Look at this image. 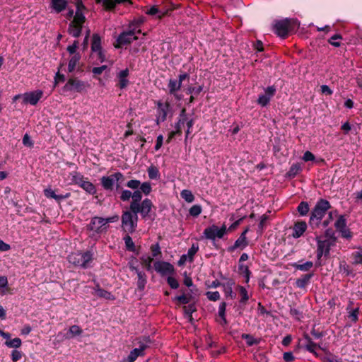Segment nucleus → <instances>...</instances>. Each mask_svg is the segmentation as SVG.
Listing matches in <instances>:
<instances>
[{
  "instance_id": "21",
  "label": "nucleus",
  "mask_w": 362,
  "mask_h": 362,
  "mask_svg": "<svg viewBox=\"0 0 362 362\" xmlns=\"http://www.w3.org/2000/svg\"><path fill=\"white\" fill-rule=\"evenodd\" d=\"M129 75V71L127 68H126L124 70H122L119 71L117 77L118 78V83L117 84V86L120 89H124L129 84V80L127 79V77Z\"/></svg>"
},
{
  "instance_id": "30",
  "label": "nucleus",
  "mask_w": 362,
  "mask_h": 362,
  "mask_svg": "<svg viewBox=\"0 0 362 362\" xmlns=\"http://www.w3.org/2000/svg\"><path fill=\"white\" fill-rule=\"evenodd\" d=\"M296 210L300 216H305L311 211L308 202L305 201H302L298 204Z\"/></svg>"
},
{
  "instance_id": "17",
  "label": "nucleus",
  "mask_w": 362,
  "mask_h": 362,
  "mask_svg": "<svg viewBox=\"0 0 362 362\" xmlns=\"http://www.w3.org/2000/svg\"><path fill=\"white\" fill-rule=\"evenodd\" d=\"M97 4L101 3L105 11H113L117 4H132V0H95Z\"/></svg>"
},
{
  "instance_id": "49",
  "label": "nucleus",
  "mask_w": 362,
  "mask_h": 362,
  "mask_svg": "<svg viewBox=\"0 0 362 362\" xmlns=\"http://www.w3.org/2000/svg\"><path fill=\"white\" fill-rule=\"evenodd\" d=\"M148 175L151 180H157L160 177V173L157 167L151 165L147 169Z\"/></svg>"
},
{
  "instance_id": "27",
  "label": "nucleus",
  "mask_w": 362,
  "mask_h": 362,
  "mask_svg": "<svg viewBox=\"0 0 362 362\" xmlns=\"http://www.w3.org/2000/svg\"><path fill=\"white\" fill-rule=\"evenodd\" d=\"M132 200L129 206L130 210L133 209L136 206L139 205V204H141V201L142 199V192L139 189L135 190L132 193Z\"/></svg>"
},
{
  "instance_id": "28",
  "label": "nucleus",
  "mask_w": 362,
  "mask_h": 362,
  "mask_svg": "<svg viewBox=\"0 0 362 362\" xmlns=\"http://www.w3.org/2000/svg\"><path fill=\"white\" fill-rule=\"evenodd\" d=\"M52 8L57 12L63 11L67 6L66 0H51Z\"/></svg>"
},
{
  "instance_id": "45",
  "label": "nucleus",
  "mask_w": 362,
  "mask_h": 362,
  "mask_svg": "<svg viewBox=\"0 0 362 362\" xmlns=\"http://www.w3.org/2000/svg\"><path fill=\"white\" fill-rule=\"evenodd\" d=\"M141 264L146 270L151 271L152 269L151 263L153 261V257L148 255H143L140 257Z\"/></svg>"
},
{
  "instance_id": "47",
  "label": "nucleus",
  "mask_w": 362,
  "mask_h": 362,
  "mask_svg": "<svg viewBox=\"0 0 362 362\" xmlns=\"http://www.w3.org/2000/svg\"><path fill=\"white\" fill-rule=\"evenodd\" d=\"M334 226L338 231L346 228V219L344 215H340L334 223Z\"/></svg>"
},
{
  "instance_id": "64",
  "label": "nucleus",
  "mask_w": 362,
  "mask_h": 362,
  "mask_svg": "<svg viewBox=\"0 0 362 362\" xmlns=\"http://www.w3.org/2000/svg\"><path fill=\"white\" fill-rule=\"evenodd\" d=\"M322 362H342V359L336 356L330 354L329 356H323L321 358Z\"/></svg>"
},
{
  "instance_id": "22",
  "label": "nucleus",
  "mask_w": 362,
  "mask_h": 362,
  "mask_svg": "<svg viewBox=\"0 0 362 362\" xmlns=\"http://www.w3.org/2000/svg\"><path fill=\"white\" fill-rule=\"evenodd\" d=\"M314 273H308L301 276V277L297 279L295 282V286L299 288H305L306 286L310 281V279L313 277Z\"/></svg>"
},
{
  "instance_id": "37",
  "label": "nucleus",
  "mask_w": 362,
  "mask_h": 362,
  "mask_svg": "<svg viewBox=\"0 0 362 362\" xmlns=\"http://www.w3.org/2000/svg\"><path fill=\"white\" fill-rule=\"evenodd\" d=\"M83 329L78 325H72L69 327L68 332L66 334V339H71L82 334Z\"/></svg>"
},
{
  "instance_id": "9",
  "label": "nucleus",
  "mask_w": 362,
  "mask_h": 362,
  "mask_svg": "<svg viewBox=\"0 0 362 362\" xmlns=\"http://www.w3.org/2000/svg\"><path fill=\"white\" fill-rule=\"evenodd\" d=\"M276 93V88L275 86H270L264 88V93L259 94L257 100V103L261 107L267 106L272 98Z\"/></svg>"
},
{
  "instance_id": "15",
  "label": "nucleus",
  "mask_w": 362,
  "mask_h": 362,
  "mask_svg": "<svg viewBox=\"0 0 362 362\" xmlns=\"http://www.w3.org/2000/svg\"><path fill=\"white\" fill-rule=\"evenodd\" d=\"M43 96V91L37 90L34 91L27 92L23 95V103L35 105Z\"/></svg>"
},
{
  "instance_id": "48",
  "label": "nucleus",
  "mask_w": 362,
  "mask_h": 362,
  "mask_svg": "<svg viewBox=\"0 0 362 362\" xmlns=\"http://www.w3.org/2000/svg\"><path fill=\"white\" fill-rule=\"evenodd\" d=\"M327 216L324 218L323 221H322V223H320V229H324L329 226V225L331 223V222L334 219V211H327Z\"/></svg>"
},
{
  "instance_id": "52",
  "label": "nucleus",
  "mask_w": 362,
  "mask_h": 362,
  "mask_svg": "<svg viewBox=\"0 0 362 362\" xmlns=\"http://www.w3.org/2000/svg\"><path fill=\"white\" fill-rule=\"evenodd\" d=\"M5 344L9 347V348H19L21 344L22 341L21 339L18 337H16L13 339H8L5 341Z\"/></svg>"
},
{
  "instance_id": "41",
  "label": "nucleus",
  "mask_w": 362,
  "mask_h": 362,
  "mask_svg": "<svg viewBox=\"0 0 362 362\" xmlns=\"http://www.w3.org/2000/svg\"><path fill=\"white\" fill-rule=\"evenodd\" d=\"M353 304L352 302H350L349 305H351ZM350 305H349L347 308H346V310L348 311V313H349V318L351 319V320L353 322H356L358 320V314H359V312H360V310H359V308H354V309H350Z\"/></svg>"
},
{
  "instance_id": "6",
  "label": "nucleus",
  "mask_w": 362,
  "mask_h": 362,
  "mask_svg": "<svg viewBox=\"0 0 362 362\" xmlns=\"http://www.w3.org/2000/svg\"><path fill=\"white\" fill-rule=\"evenodd\" d=\"M108 227L109 226H106L105 223L104 218L94 216L87 225V230L93 232L94 234H101L106 232Z\"/></svg>"
},
{
  "instance_id": "16",
  "label": "nucleus",
  "mask_w": 362,
  "mask_h": 362,
  "mask_svg": "<svg viewBox=\"0 0 362 362\" xmlns=\"http://www.w3.org/2000/svg\"><path fill=\"white\" fill-rule=\"evenodd\" d=\"M59 189H52L50 187L46 188L44 189V195L48 199H54L58 204H60L61 202L64 199H68L70 197L71 194L67 192L64 194H57L56 192H58Z\"/></svg>"
},
{
  "instance_id": "50",
  "label": "nucleus",
  "mask_w": 362,
  "mask_h": 362,
  "mask_svg": "<svg viewBox=\"0 0 362 362\" xmlns=\"http://www.w3.org/2000/svg\"><path fill=\"white\" fill-rule=\"evenodd\" d=\"M181 197L187 202L191 203L194 200V196L189 189H183L180 192Z\"/></svg>"
},
{
  "instance_id": "20",
  "label": "nucleus",
  "mask_w": 362,
  "mask_h": 362,
  "mask_svg": "<svg viewBox=\"0 0 362 362\" xmlns=\"http://www.w3.org/2000/svg\"><path fill=\"white\" fill-rule=\"evenodd\" d=\"M249 244L247 238L246 236L240 235L239 238L235 241L234 244L227 248L228 252H233L238 248L240 250H243Z\"/></svg>"
},
{
  "instance_id": "25",
  "label": "nucleus",
  "mask_w": 362,
  "mask_h": 362,
  "mask_svg": "<svg viewBox=\"0 0 362 362\" xmlns=\"http://www.w3.org/2000/svg\"><path fill=\"white\" fill-rule=\"evenodd\" d=\"M187 121V112L186 109L184 107L181 110L177 122L175 124V129L178 132L182 131V127L184 125L185 122Z\"/></svg>"
},
{
  "instance_id": "56",
  "label": "nucleus",
  "mask_w": 362,
  "mask_h": 362,
  "mask_svg": "<svg viewBox=\"0 0 362 362\" xmlns=\"http://www.w3.org/2000/svg\"><path fill=\"white\" fill-rule=\"evenodd\" d=\"M86 18L83 13V11H76L74 19L71 21L74 23H83L86 22Z\"/></svg>"
},
{
  "instance_id": "11",
  "label": "nucleus",
  "mask_w": 362,
  "mask_h": 362,
  "mask_svg": "<svg viewBox=\"0 0 362 362\" xmlns=\"http://www.w3.org/2000/svg\"><path fill=\"white\" fill-rule=\"evenodd\" d=\"M290 25V21L287 18L277 21L274 25L273 30L278 36L285 38L288 35Z\"/></svg>"
},
{
  "instance_id": "63",
  "label": "nucleus",
  "mask_w": 362,
  "mask_h": 362,
  "mask_svg": "<svg viewBox=\"0 0 362 362\" xmlns=\"http://www.w3.org/2000/svg\"><path fill=\"white\" fill-rule=\"evenodd\" d=\"M325 236L329 240H332L333 242H335L337 240V238L335 236V232L334 230L331 228H325Z\"/></svg>"
},
{
  "instance_id": "33",
  "label": "nucleus",
  "mask_w": 362,
  "mask_h": 362,
  "mask_svg": "<svg viewBox=\"0 0 362 362\" xmlns=\"http://www.w3.org/2000/svg\"><path fill=\"white\" fill-rule=\"evenodd\" d=\"M71 176V183L81 186V183H83L88 177H84L83 175L77 171H74L70 173Z\"/></svg>"
},
{
  "instance_id": "43",
  "label": "nucleus",
  "mask_w": 362,
  "mask_h": 362,
  "mask_svg": "<svg viewBox=\"0 0 362 362\" xmlns=\"http://www.w3.org/2000/svg\"><path fill=\"white\" fill-rule=\"evenodd\" d=\"M11 288L8 286V279L6 276H0V291L2 295L10 293Z\"/></svg>"
},
{
  "instance_id": "59",
  "label": "nucleus",
  "mask_w": 362,
  "mask_h": 362,
  "mask_svg": "<svg viewBox=\"0 0 362 362\" xmlns=\"http://www.w3.org/2000/svg\"><path fill=\"white\" fill-rule=\"evenodd\" d=\"M203 90V86H199L197 87L189 86L186 89L187 94L194 95L196 96L199 95L200 93Z\"/></svg>"
},
{
  "instance_id": "51",
  "label": "nucleus",
  "mask_w": 362,
  "mask_h": 362,
  "mask_svg": "<svg viewBox=\"0 0 362 362\" xmlns=\"http://www.w3.org/2000/svg\"><path fill=\"white\" fill-rule=\"evenodd\" d=\"M95 296L100 298H104L105 300H115V296L110 292L103 288L99 290L98 293H97Z\"/></svg>"
},
{
  "instance_id": "5",
  "label": "nucleus",
  "mask_w": 362,
  "mask_h": 362,
  "mask_svg": "<svg viewBox=\"0 0 362 362\" xmlns=\"http://www.w3.org/2000/svg\"><path fill=\"white\" fill-rule=\"evenodd\" d=\"M137 39L138 37L135 35L134 30L123 31L118 35L114 46L117 49L122 48L123 46L129 45Z\"/></svg>"
},
{
  "instance_id": "61",
  "label": "nucleus",
  "mask_w": 362,
  "mask_h": 362,
  "mask_svg": "<svg viewBox=\"0 0 362 362\" xmlns=\"http://www.w3.org/2000/svg\"><path fill=\"white\" fill-rule=\"evenodd\" d=\"M150 249L152 253L151 257H158L159 255H161V250L159 243H157L156 244L151 245Z\"/></svg>"
},
{
  "instance_id": "44",
  "label": "nucleus",
  "mask_w": 362,
  "mask_h": 362,
  "mask_svg": "<svg viewBox=\"0 0 362 362\" xmlns=\"http://www.w3.org/2000/svg\"><path fill=\"white\" fill-rule=\"evenodd\" d=\"M168 11L161 12L160 11H159L157 6H153L146 11V13L149 16H154L157 13L159 14L158 18L160 19L163 18L165 16L168 15Z\"/></svg>"
},
{
  "instance_id": "42",
  "label": "nucleus",
  "mask_w": 362,
  "mask_h": 362,
  "mask_svg": "<svg viewBox=\"0 0 362 362\" xmlns=\"http://www.w3.org/2000/svg\"><path fill=\"white\" fill-rule=\"evenodd\" d=\"M237 290L238 291V292L241 296L240 303L243 305H245L250 298L247 291L246 290V288L244 286H240V285H238L237 286Z\"/></svg>"
},
{
  "instance_id": "39",
  "label": "nucleus",
  "mask_w": 362,
  "mask_h": 362,
  "mask_svg": "<svg viewBox=\"0 0 362 362\" xmlns=\"http://www.w3.org/2000/svg\"><path fill=\"white\" fill-rule=\"evenodd\" d=\"M81 55L79 53L75 54L71 57L68 64V71L71 73L74 71L76 65L79 63Z\"/></svg>"
},
{
  "instance_id": "14",
  "label": "nucleus",
  "mask_w": 362,
  "mask_h": 362,
  "mask_svg": "<svg viewBox=\"0 0 362 362\" xmlns=\"http://www.w3.org/2000/svg\"><path fill=\"white\" fill-rule=\"evenodd\" d=\"M121 220L122 227L124 231L128 233H133L136 230L134 221H132V216L131 212L129 211H123Z\"/></svg>"
},
{
  "instance_id": "3",
  "label": "nucleus",
  "mask_w": 362,
  "mask_h": 362,
  "mask_svg": "<svg viewBox=\"0 0 362 362\" xmlns=\"http://www.w3.org/2000/svg\"><path fill=\"white\" fill-rule=\"evenodd\" d=\"M227 233V228L225 224H223L221 228L216 225L213 224L204 230V237L212 241H215L216 238L222 239Z\"/></svg>"
},
{
  "instance_id": "12",
  "label": "nucleus",
  "mask_w": 362,
  "mask_h": 362,
  "mask_svg": "<svg viewBox=\"0 0 362 362\" xmlns=\"http://www.w3.org/2000/svg\"><path fill=\"white\" fill-rule=\"evenodd\" d=\"M155 270L162 276L165 275H173L175 273L174 266L170 262L165 261H156L154 263Z\"/></svg>"
},
{
  "instance_id": "8",
  "label": "nucleus",
  "mask_w": 362,
  "mask_h": 362,
  "mask_svg": "<svg viewBox=\"0 0 362 362\" xmlns=\"http://www.w3.org/2000/svg\"><path fill=\"white\" fill-rule=\"evenodd\" d=\"M86 88V83L76 78H69L63 87L64 92L81 93Z\"/></svg>"
},
{
  "instance_id": "1",
  "label": "nucleus",
  "mask_w": 362,
  "mask_h": 362,
  "mask_svg": "<svg viewBox=\"0 0 362 362\" xmlns=\"http://www.w3.org/2000/svg\"><path fill=\"white\" fill-rule=\"evenodd\" d=\"M332 208L329 201L320 198L317 199L314 207L310 212V218L308 221L309 226L313 229L320 228V223L325 218L327 211Z\"/></svg>"
},
{
  "instance_id": "4",
  "label": "nucleus",
  "mask_w": 362,
  "mask_h": 362,
  "mask_svg": "<svg viewBox=\"0 0 362 362\" xmlns=\"http://www.w3.org/2000/svg\"><path fill=\"white\" fill-rule=\"evenodd\" d=\"M156 123L159 124L160 122H163L166 120L169 112L171 111L172 107L169 101L163 103L161 100L156 102Z\"/></svg>"
},
{
  "instance_id": "2",
  "label": "nucleus",
  "mask_w": 362,
  "mask_h": 362,
  "mask_svg": "<svg viewBox=\"0 0 362 362\" xmlns=\"http://www.w3.org/2000/svg\"><path fill=\"white\" fill-rule=\"evenodd\" d=\"M93 260V252L90 250L86 251L85 252H76L71 253L68 256V261L69 263L76 267H79L83 269L90 267V263Z\"/></svg>"
},
{
  "instance_id": "62",
  "label": "nucleus",
  "mask_w": 362,
  "mask_h": 362,
  "mask_svg": "<svg viewBox=\"0 0 362 362\" xmlns=\"http://www.w3.org/2000/svg\"><path fill=\"white\" fill-rule=\"evenodd\" d=\"M183 309H184L185 313L190 317V320H192V313L197 310L194 304H189L188 305H184Z\"/></svg>"
},
{
  "instance_id": "53",
  "label": "nucleus",
  "mask_w": 362,
  "mask_h": 362,
  "mask_svg": "<svg viewBox=\"0 0 362 362\" xmlns=\"http://www.w3.org/2000/svg\"><path fill=\"white\" fill-rule=\"evenodd\" d=\"M304 348H305V349L306 351H308V352L312 353V354H313L316 357H318V354L316 352L315 349H316L317 348L321 349V346H320L319 344H316V343H315V342L312 341V342H311V343H310V344H305L304 345Z\"/></svg>"
},
{
  "instance_id": "54",
  "label": "nucleus",
  "mask_w": 362,
  "mask_h": 362,
  "mask_svg": "<svg viewBox=\"0 0 362 362\" xmlns=\"http://www.w3.org/2000/svg\"><path fill=\"white\" fill-rule=\"evenodd\" d=\"M124 240L127 250L130 252H135L136 247L134 243L133 242L132 238L129 235H127L124 238Z\"/></svg>"
},
{
  "instance_id": "32",
  "label": "nucleus",
  "mask_w": 362,
  "mask_h": 362,
  "mask_svg": "<svg viewBox=\"0 0 362 362\" xmlns=\"http://www.w3.org/2000/svg\"><path fill=\"white\" fill-rule=\"evenodd\" d=\"M101 49V37L98 34L94 33L92 37L91 51L93 52H96Z\"/></svg>"
},
{
  "instance_id": "23",
  "label": "nucleus",
  "mask_w": 362,
  "mask_h": 362,
  "mask_svg": "<svg viewBox=\"0 0 362 362\" xmlns=\"http://www.w3.org/2000/svg\"><path fill=\"white\" fill-rule=\"evenodd\" d=\"M83 27V23H74L71 21L69 25L68 33L72 37L77 38L81 35Z\"/></svg>"
},
{
  "instance_id": "7",
  "label": "nucleus",
  "mask_w": 362,
  "mask_h": 362,
  "mask_svg": "<svg viewBox=\"0 0 362 362\" xmlns=\"http://www.w3.org/2000/svg\"><path fill=\"white\" fill-rule=\"evenodd\" d=\"M123 180V174L120 172H117L110 176H103L100 178V184L105 190L112 191L115 181L119 182Z\"/></svg>"
},
{
  "instance_id": "40",
  "label": "nucleus",
  "mask_w": 362,
  "mask_h": 362,
  "mask_svg": "<svg viewBox=\"0 0 362 362\" xmlns=\"http://www.w3.org/2000/svg\"><path fill=\"white\" fill-rule=\"evenodd\" d=\"M351 258L353 259V264H362V247H358L356 251L352 252Z\"/></svg>"
},
{
  "instance_id": "55",
  "label": "nucleus",
  "mask_w": 362,
  "mask_h": 362,
  "mask_svg": "<svg viewBox=\"0 0 362 362\" xmlns=\"http://www.w3.org/2000/svg\"><path fill=\"white\" fill-rule=\"evenodd\" d=\"M199 250V245L197 243H193L192 247L187 251V257L189 261L192 262L194 261V257Z\"/></svg>"
},
{
  "instance_id": "26",
  "label": "nucleus",
  "mask_w": 362,
  "mask_h": 362,
  "mask_svg": "<svg viewBox=\"0 0 362 362\" xmlns=\"http://www.w3.org/2000/svg\"><path fill=\"white\" fill-rule=\"evenodd\" d=\"M168 88V93L171 95L178 92L182 88V84L180 83V81H178L177 79L170 78Z\"/></svg>"
},
{
  "instance_id": "19",
  "label": "nucleus",
  "mask_w": 362,
  "mask_h": 362,
  "mask_svg": "<svg viewBox=\"0 0 362 362\" xmlns=\"http://www.w3.org/2000/svg\"><path fill=\"white\" fill-rule=\"evenodd\" d=\"M148 346L144 343H140L138 348L132 350L127 356L128 362H134L139 356L144 355V351Z\"/></svg>"
},
{
  "instance_id": "58",
  "label": "nucleus",
  "mask_w": 362,
  "mask_h": 362,
  "mask_svg": "<svg viewBox=\"0 0 362 362\" xmlns=\"http://www.w3.org/2000/svg\"><path fill=\"white\" fill-rule=\"evenodd\" d=\"M202 211V208L201 205L195 204L193 205L189 210V214L190 216L193 217H197L201 214Z\"/></svg>"
},
{
  "instance_id": "36",
  "label": "nucleus",
  "mask_w": 362,
  "mask_h": 362,
  "mask_svg": "<svg viewBox=\"0 0 362 362\" xmlns=\"http://www.w3.org/2000/svg\"><path fill=\"white\" fill-rule=\"evenodd\" d=\"M301 165L300 163H293L286 173V176L288 178H293L301 171Z\"/></svg>"
},
{
  "instance_id": "29",
  "label": "nucleus",
  "mask_w": 362,
  "mask_h": 362,
  "mask_svg": "<svg viewBox=\"0 0 362 362\" xmlns=\"http://www.w3.org/2000/svg\"><path fill=\"white\" fill-rule=\"evenodd\" d=\"M182 294L180 296H175L173 299V301L177 302L178 305H185L189 304L192 300L191 294H185V291H182Z\"/></svg>"
},
{
  "instance_id": "46",
  "label": "nucleus",
  "mask_w": 362,
  "mask_h": 362,
  "mask_svg": "<svg viewBox=\"0 0 362 362\" xmlns=\"http://www.w3.org/2000/svg\"><path fill=\"white\" fill-rule=\"evenodd\" d=\"M241 338L243 339H245L247 344L248 346H252L253 345H257L259 343L260 339H255L254 337L250 334H243L241 335Z\"/></svg>"
},
{
  "instance_id": "38",
  "label": "nucleus",
  "mask_w": 362,
  "mask_h": 362,
  "mask_svg": "<svg viewBox=\"0 0 362 362\" xmlns=\"http://www.w3.org/2000/svg\"><path fill=\"white\" fill-rule=\"evenodd\" d=\"M80 187L89 194L94 195L97 192L95 186L92 182H89L88 178L83 183H81V186Z\"/></svg>"
},
{
  "instance_id": "13",
  "label": "nucleus",
  "mask_w": 362,
  "mask_h": 362,
  "mask_svg": "<svg viewBox=\"0 0 362 362\" xmlns=\"http://www.w3.org/2000/svg\"><path fill=\"white\" fill-rule=\"evenodd\" d=\"M153 204L151 199L146 198L144 199L139 205L132 209V212H139L143 218H146L149 216V214L151 211Z\"/></svg>"
},
{
  "instance_id": "10",
  "label": "nucleus",
  "mask_w": 362,
  "mask_h": 362,
  "mask_svg": "<svg viewBox=\"0 0 362 362\" xmlns=\"http://www.w3.org/2000/svg\"><path fill=\"white\" fill-rule=\"evenodd\" d=\"M332 243L329 240H320L317 238V259L319 261L324 255L325 257L329 256L331 246Z\"/></svg>"
},
{
  "instance_id": "31",
  "label": "nucleus",
  "mask_w": 362,
  "mask_h": 362,
  "mask_svg": "<svg viewBox=\"0 0 362 362\" xmlns=\"http://www.w3.org/2000/svg\"><path fill=\"white\" fill-rule=\"evenodd\" d=\"M291 266L297 270H300L302 272H308L313 267V263L311 261H307L303 264H300L299 262L293 263Z\"/></svg>"
},
{
  "instance_id": "57",
  "label": "nucleus",
  "mask_w": 362,
  "mask_h": 362,
  "mask_svg": "<svg viewBox=\"0 0 362 362\" xmlns=\"http://www.w3.org/2000/svg\"><path fill=\"white\" fill-rule=\"evenodd\" d=\"M139 188V190L145 195H148L152 191V187L149 182H144L141 183Z\"/></svg>"
},
{
  "instance_id": "34",
  "label": "nucleus",
  "mask_w": 362,
  "mask_h": 362,
  "mask_svg": "<svg viewBox=\"0 0 362 362\" xmlns=\"http://www.w3.org/2000/svg\"><path fill=\"white\" fill-rule=\"evenodd\" d=\"M238 272L240 275L245 277V283L248 284L252 274L248 267L247 265H245L244 264H239Z\"/></svg>"
},
{
  "instance_id": "24",
  "label": "nucleus",
  "mask_w": 362,
  "mask_h": 362,
  "mask_svg": "<svg viewBox=\"0 0 362 362\" xmlns=\"http://www.w3.org/2000/svg\"><path fill=\"white\" fill-rule=\"evenodd\" d=\"M132 269L135 270V272L137 274V277H138L137 288L139 291H142L145 288V286H146V284L147 282V276L144 272L139 270L136 267H133Z\"/></svg>"
},
{
  "instance_id": "18",
  "label": "nucleus",
  "mask_w": 362,
  "mask_h": 362,
  "mask_svg": "<svg viewBox=\"0 0 362 362\" xmlns=\"http://www.w3.org/2000/svg\"><path fill=\"white\" fill-rule=\"evenodd\" d=\"M308 228V224L304 221H297L294 223L292 228L293 233L291 236L295 238H300Z\"/></svg>"
},
{
  "instance_id": "60",
  "label": "nucleus",
  "mask_w": 362,
  "mask_h": 362,
  "mask_svg": "<svg viewBox=\"0 0 362 362\" xmlns=\"http://www.w3.org/2000/svg\"><path fill=\"white\" fill-rule=\"evenodd\" d=\"M341 39H342V36L340 34H335L328 40V42L334 47H339L341 43L337 40Z\"/></svg>"
},
{
  "instance_id": "35",
  "label": "nucleus",
  "mask_w": 362,
  "mask_h": 362,
  "mask_svg": "<svg viewBox=\"0 0 362 362\" xmlns=\"http://www.w3.org/2000/svg\"><path fill=\"white\" fill-rule=\"evenodd\" d=\"M289 313L291 317L297 321H301L303 318V311L302 308H296L290 305Z\"/></svg>"
}]
</instances>
